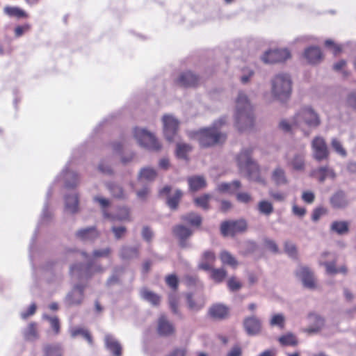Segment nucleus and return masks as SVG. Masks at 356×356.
Returning a JSON list of instances; mask_svg holds the SVG:
<instances>
[{
  "instance_id": "nucleus-8",
  "label": "nucleus",
  "mask_w": 356,
  "mask_h": 356,
  "mask_svg": "<svg viewBox=\"0 0 356 356\" xmlns=\"http://www.w3.org/2000/svg\"><path fill=\"white\" fill-rule=\"evenodd\" d=\"M313 157L315 160L321 161L327 159L330 152L325 139L321 136H316L312 142Z\"/></svg>"
},
{
  "instance_id": "nucleus-55",
  "label": "nucleus",
  "mask_w": 356,
  "mask_h": 356,
  "mask_svg": "<svg viewBox=\"0 0 356 356\" xmlns=\"http://www.w3.org/2000/svg\"><path fill=\"white\" fill-rule=\"evenodd\" d=\"M45 318L50 323L51 327L52 328L55 334H58L60 332V322L59 319L56 316H45Z\"/></svg>"
},
{
  "instance_id": "nucleus-64",
  "label": "nucleus",
  "mask_w": 356,
  "mask_h": 356,
  "mask_svg": "<svg viewBox=\"0 0 356 356\" xmlns=\"http://www.w3.org/2000/svg\"><path fill=\"white\" fill-rule=\"evenodd\" d=\"M348 106L356 110V94L350 93L348 95L346 100Z\"/></svg>"
},
{
  "instance_id": "nucleus-12",
  "label": "nucleus",
  "mask_w": 356,
  "mask_h": 356,
  "mask_svg": "<svg viewBox=\"0 0 356 356\" xmlns=\"http://www.w3.org/2000/svg\"><path fill=\"white\" fill-rule=\"evenodd\" d=\"M243 324L246 333L250 336L257 335L262 330L261 321L256 316L245 318Z\"/></svg>"
},
{
  "instance_id": "nucleus-2",
  "label": "nucleus",
  "mask_w": 356,
  "mask_h": 356,
  "mask_svg": "<svg viewBox=\"0 0 356 356\" xmlns=\"http://www.w3.org/2000/svg\"><path fill=\"white\" fill-rule=\"evenodd\" d=\"M236 127L240 131L251 129L254 122L252 106L247 96L240 92L236 100Z\"/></svg>"
},
{
  "instance_id": "nucleus-32",
  "label": "nucleus",
  "mask_w": 356,
  "mask_h": 356,
  "mask_svg": "<svg viewBox=\"0 0 356 356\" xmlns=\"http://www.w3.org/2000/svg\"><path fill=\"white\" fill-rule=\"evenodd\" d=\"M209 270L210 277L217 284L222 283L225 280L227 275L226 270L222 268H211Z\"/></svg>"
},
{
  "instance_id": "nucleus-61",
  "label": "nucleus",
  "mask_w": 356,
  "mask_h": 356,
  "mask_svg": "<svg viewBox=\"0 0 356 356\" xmlns=\"http://www.w3.org/2000/svg\"><path fill=\"white\" fill-rule=\"evenodd\" d=\"M302 200L307 204H312L315 200V195L309 191H304L302 194Z\"/></svg>"
},
{
  "instance_id": "nucleus-50",
  "label": "nucleus",
  "mask_w": 356,
  "mask_h": 356,
  "mask_svg": "<svg viewBox=\"0 0 356 356\" xmlns=\"http://www.w3.org/2000/svg\"><path fill=\"white\" fill-rule=\"evenodd\" d=\"M270 324L271 326H278L281 329L284 327L285 318L281 314H277L272 316Z\"/></svg>"
},
{
  "instance_id": "nucleus-6",
  "label": "nucleus",
  "mask_w": 356,
  "mask_h": 356,
  "mask_svg": "<svg viewBox=\"0 0 356 356\" xmlns=\"http://www.w3.org/2000/svg\"><path fill=\"white\" fill-rule=\"evenodd\" d=\"M134 135L141 146L154 151L161 149L160 143L152 133L147 130L136 127L134 129Z\"/></svg>"
},
{
  "instance_id": "nucleus-51",
  "label": "nucleus",
  "mask_w": 356,
  "mask_h": 356,
  "mask_svg": "<svg viewBox=\"0 0 356 356\" xmlns=\"http://www.w3.org/2000/svg\"><path fill=\"white\" fill-rule=\"evenodd\" d=\"M331 145L333 149L341 156H346L347 152L343 148L341 143L337 138H332L331 141Z\"/></svg>"
},
{
  "instance_id": "nucleus-22",
  "label": "nucleus",
  "mask_w": 356,
  "mask_h": 356,
  "mask_svg": "<svg viewBox=\"0 0 356 356\" xmlns=\"http://www.w3.org/2000/svg\"><path fill=\"white\" fill-rule=\"evenodd\" d=\"M219 258L224 266H229L232 268H236L238 266L236 258L227 250H222L219 254Z\"/></svg>"
},
{
  "instance_id": "nucleus-45",
  "label": "nucleus",
  "mask_w": 356,
  "mask_h": 356,
  "mask_svg": "<svg viewBox=\"0 0 356 356\" xmlns=\"http://www.w3.org/2000/svg\"><path fill=\"white\" fill-rule=\"evenodd\" d=\"M107 187L114 197L121 199L125 197L122 188L117 184L108 183Z\"/></svg>"
},
{
  "instance_id": "nucleus-28",
  "label": "nucleus",
  "mask_w": 356,
  "mask_h": 356,
  "mask_svg": "<svg viewBox=\"0 0 356 356\" xmlns=\"http://www.w3.org/2000/svg\"><path fill=\"white\" fill-rule=\"evenodd\" d=\"M138 254L139 252L137 248L124 246L120 250V257L123 260H129L137 257Z\"/></svg>"
},
{
  "instance_id": "nucleus-15",
  "label": "nucleus",
  "mask_w": 356,
  "mask_h": 356,
  "mask_svg": "<svg viewBox=\"0 0 356 356\" xmlns=\"http://www.w3.org/2000/svg\"><path fill=\"white\" fill-rule=\"evenodd\" d=\"M331 206L334 209H343L348 204L346 193L342 191H337L330 199Z\"/></svg>"
},
{
  "instance_id": "nucleus-13",
  "label": "nucleus",
  "mask_w": 356,
  "mask_h": 356,
  "mask_svg": "<svg viewBox=\"0 0 356 356\" xmlns=\"http://www.w3.org/2000/svg\"><path fill=\"white\" fill-rule=\"evenodd\" d=\"M297 275L301 278L305 287L308 289H315L316 286V280L313 272L306 266L300 268Z\"/></svg>"
},
{
  "instance_id": "nucleus-59",
  "label": "nucleus",
  "mask_w": 356,
  "mask_h": 356,
  "mask_svg": "<svg viewBox=\"0 0 356 356\" xmlns=\"http://www.w3.org/2000/svg\"><path fill=\"white\" fill-rule=\"evenodd\" d=\"M284 250L290 257H297V249L294 244L290 242H286L284 244Z\"/></svg>"
},
{
  "instance_id": "nucleus-20",
  "label": "nucleus",
  "mask_w": 356,
  "mask_h": 356,
  "mask_svg": "<svg viewBox=\"0 0 356 356\" xmlns=\"http://www.w3.org/2000/svg\"><path fill=\"white\" fill-rule=\"evenodd\" d=\"M104 217L112 221H130V211L127 207H120L115 215L104 211Z\"/></svg>"
},
{
  "instance_id": "nucleus-35",
  "label": "nucleus",
  "mask_w": 356,
  "mask_h": 356,
  "mask_svg": "<svg viewBox=\"0 0 356 356\" xmlns=\"http://www.w3.org/2000/svg\"><path fill=\"white\" fill-rule=\"evenodd\" d=\"M181 220L193 227H200L202 224V217L195 213H189L181 216Z\"/></svg>"
},
{
  "instance_id": "nucleus-10",
  "label": "nucleus",
  "mask_w": 356,
  "mask_h": 356,
  "mask_svg": "<svg viewBox=\"0 0 356 356\" xmlns=\"http://www.w3.org/2000/svg\"><path fill=\"white\" fill-rule=\"evenodd\" d=\"M199 81V76L193 73L192 71L188 70L181 72L175 79V83L180 87L191 88L196 87L198 85Z\"/></svg>"
},
{
  "instance_id": "nucleus-24",
  "label": "nucleus",
  "mask_w": 356,
  "mask_h": 356,
  "mask_svg": "<svg viewBox=\"0 0 356 356\" xmlns=\"http://www.w3.org/2000/svg\"><path fill=\"white\" fill-rule=\"evenodd\" d=\"M272 179L277 186L286 185L288 184V179L284 170L280 167L276 168L272 172Z\"/></svg>"
},
{
  "instance_id": "nucleus-54",
  "label": "nucleus",
  "mask_w": 356,
  "mask_h": 356,
  "mask_svg": "<svg viewBox=\"0 0 356 356\" xmlns=\"http://www.w3.org/2000/svg\"><path fill=\"white\" fill-rule=\"evenodd\" d=\"M111 231L113 233L115 239L119 240L124 237L127 233V228L124 226H113Z\"/></svg>"
},
{
  "instance_id": "nucleus-38",
  "label": "nucleus",
  "mask_w": 356,
  "mask_h": 356,
  "mask_svg": "<svg viewBox=\"0 0 356 356\" xmlns=\"http://www.w3.org/2000/svg\"><path fill=\"white\" fill-rule=\"evenodd\" d=\"M103 271L104 268L100 264L93 262H88L85 270V274L86 276L89 278L91 277L93 275L102 273Z\"/></svg>"
},
{
  "instance_id": "nucleus-5",
  "label": "nucleus",
  "mask_w": 356,
  "mask_h": 356,
  "mask_svg": "<svg viewBox=\"0 0 356 356\" xmlns=\"http://www.w3.org/2000/svg\"><path fill=\"white\" fill-rule=\"evenodd\" d=\"M252 148L243 150L237 156V162L240 169L245 170L250 178L253 179L259 175V168L252 159Z\"/></svg>"
},
{
  "instance_id": "nucleus-26",
  "label": "nucleus",
  "mask_w": 356,
  "mask_h": 356,
  "mask_svg": "<svg viewBox=\"0 0 356 356\" xmlns=\"http://www.w3.org/2000/svg\"><path fill=\"white\" fill-rule=\"evenodd\" d=\"M141 296L144 300L149 302L154 306H158L160 304V296L147 289H144L141 291Z\"/></svg>"
},
{
  "instance_id": "nucleus-53",
  "label": "nucleus",
  "mask_w": 356,
  "mask_h": 356,
  "mask_svg": "<svg viewBox=\"0 0 356 356\" xmlns=\"http://www.w3.org/2000/svg\"><path fill=\"white\" fill-rule=\"evenodd\" d=\"M111 252L112 250L110 248L95 250L92 252V257L94 258H108L110 257Z\"/></svg>"
},
{
  "instance_id": "nucleus-56",
  "label": "nucleus",
  "mask_w": 356,
  "mask_h": 356,
  "mask_svg": "<svg viewBox=\"0 0 356 356\" xmlns=\"http://www.w3.org/2000/svg\"><path fill=\"white\" fill-rule=\"evenodd\" d=\"M327 213V210L323 207H318L314 209L312 215V220L313 221H317L320 219V218L326 214Z\"/></svg>"
},
{
  "instance_id": "nucleus-4",
  "label": "nucleus",
  "mask_w": 356,
  "mask_h": 356,
  "mask_svg": "<svg viewBox=\"0 0 356 356\" xmlns=\"http://www.w3.org/2000/svg\"><path fill=\"white\" fill-rule=\"evenodd\" d=\"M272 92L280 100L288 99L291 92V80L286 74H280L275 76L272 82Z\"/></svg>"
},
{
  "instance_id": "nucleus-43",
  "label": "nucleus",
  "mask_w": 356,
  "mask_h": 356,
  "mask_svg": "<svg viewBox=\"0 0 356 356\" xmlns=\"http://www.w3.org/2000/svg\"><path fill=\"white\" fill-rule=\"evenodd\" d=\"M65 176V187L67 188H74L78 185L79 179L76 173L68 172L66 173Z\"/></svg>"
},
{
  "instance_id": "nucleus-11",
  "label": "nucleus",
  "mask_w": 356,
  "mask_h": 356,
  "mask_svg": "<svg viewBox=\"0 0 356 356\" xmlns=\"http://www.w3.org/2000/svg\"><path fill=\"white\" fill-rule=\"evenodd\" d=\"M163 132L166 139L172 141L179 129V122L171 115H164L163 118Z\"/></svg>"
},
{
  "instance_id": "nucleus-57",
  "label": "nucleus",
  "mask_w": 356,
  "mask_h": 356,
  "mask_svg": "<svg viewBox=\"0 0 356 356\" xmlns=\"http://www.w3.org/2000/svg\"><path fill=\"white\" fill-rule=\"evenodd\" d=\"M31 29V25L29 24H25L24 25L17 26L14 29L15 36L19 38L25 33L28 32Z\"/></svg>"
},
{
  "instance_id": "nucleus-27",
  "label": "nucleus",
  "mask_w": 356,
  "mask_h": 356,
  "mask_svg": "<svg viewBox=\"0 0 356 356\" xmlns=\"http://www.w3.org/2000/svg\"><path fill=\"white\" fill-rule=\"evenodd\" d=\"M183 196V193L181 190H176L175 193L168 197L166 204L172 209L176 210L178 208L179 204Z\"/></svg>"
},
{
  "instance_id": "nucleus-30",
  "label": "nucleus",
  "mask_w": 356,
  "mask_h": 356,
  "mask_svg": "<svg viewBox=\"0 0 356 356\" xmlns=\"http://www.w3.org/2000/svg\"><path fill=\"white\" fill-rule=\"evenodd\" d=\"M278 341L283 346H296L298 343L297 337L291 332L280 336Z\"/></svg>"
},
{
  "instance_id": "nucleus-42",
  "label": "nucleus",
  "mask_w": 356,
  "mask_h": 356,
  "mask_svg": "<svg viewBox=\"0 0 356 356\" xmlns=\"http://www.w3.org/2000/svg\"><path fill=\"white\" fill-rule=\"evenodd\" d=\"M211 196L209 194H204L194 199V203L197 207H201L204 210L209 209V200Z\"/></svg>"
},
{
  "instance_id": "nucleus-39",
  "label": "nucleus",
  "mask_w": 356,
  "mask_h": 356,
  "mask_svg": "<svg viewBox=\"0 0 356 356\" xmlns=\"http://www.w3.org/2000/svg\"><path fill=\"white\" fill-rule=\"evenodd\" d=\"M71 335L76 337L78 335H81L90 344H92V337L88 330L82 327H74L71 330Z\"/></svg>"
},
{
  "instance_id": "nucleus-23",
  "label": "nucleus",
  "mask_w": 356,
  "mask_h": 356,
  "mask_svg": "<svg viewBox=\"0 0 356 356\" xmlns=\"http://www.w3.org/2000/svg\"><path fill=\"white\" fill-rule=\"evenodd\" d=\"M188 182L191 191L195 192L206 187L207 182L202 176H193L188 177Z\"/></svg>"
},
{
  "instance_id": "nucleus-29",
  "label": "nucleus",
  "mask_w": 356,
  "mask_h": 356,
  "mask_svg": "<svg viewBox=\"0 0 356 356\" xmlns=\"http://www.w3.org/2000/svg\"><path fill=\"white\" fill-rule=\"evenodd\" d=\"M65 208L72 213L79 211V197L76 194L65 197Z\"/></svg>"
},
{
  "instance_id": "nucleus-9",
  "label": "nucleus",
  "mask_w": 356,
  "mask_h": 356,
  "mask_svg": "<svg viewBox=\"0 0 356 356\" xmlns=\"http://www.w3.org/2000/svg\"><path fill=\"white\" fill-rule=\"evenodd\" d=\"M291 58V54L287 49H276L265 52L262 60L265 63H276L284 62Z\"/></svg>"
},
{
  "instance_id": "nucleus-3",
  "label": "nucleus",
  "mask_w": 356,
  "mask_h": 356,
  "mask_svg": "<svg viewBox=\"0 0 356 356\" xmlns=\"http://www.w3.org/2000/svg\"><path fill=\"white\" fill-rule=\"evenodd\" d=\"M302 124L310 127H316L321 124V120L312 108L304 107L294 116L292 127H300ZM280 127L288 132L291 130V125L286 121L282 120L280 123Z\"/></svg>"
},
{
  "instance_id": "nucleus-31",
  "label": "nucleus",
  "mask_w": 356,
  "mask_h": 356,
  "mask_svg": "<svg viewBox=\"0 0 356 356\" xmlns=\"http://www.w3.org/2000/svg\"><path fill=\"white\" fill-rule=\"evenodd\" d=\"M332 231L339 235L347 234L349 232V225L346 221H334L330 226Z\"/></svg>"
},
{
  "instance_id": "nucleus-48",
  "label": "nucleus",
  "mask_w": 356,
  "mask_h": 356,
  "mask_svg": "<svg viewBox=\"0 0 356 356\" xmlns=\"http://www.w3.org/2000/svg\"><path fill=\"white\" fill-rule=\"evenodd\" d=\"M157 173L156 170L151 168H144L141 169L139 177L141 179L152 181L156 177Z\"/></svg>"
},
{
  "instance_id": "nucleus-34",
  "label": "nucleus",
  "mask_w": 356,
  "mask_h": 356,
  "mask_svg": "<svg viewBox=\"0 0 356 356\" xmlns=\"http://www.w3.org/2000/svg\"><path fill=\"white\" fill-rule=\"evenodd\" d=\"M173 233L180 240L184 241L191 236L192 231L189 228L179 225L173 228Z\"/></svg>"
},
{
  "instance_id": "nucleus-49",
  "label": "nucleus",
  "mask_w": 356,
  "mask_h": 356,
  "mask_svg": "<svg viewBox=\"0 0 356 356\" xmlns=\"http://www.w3.org/2000/svg\"><path fill=\"white\" fill-rule=\"evenodd\" d=\"M227 285L229 291L233 292L240 290L242 287L241 282L234 276L228 279L227 281Z\"/></svg>"
},
{
  "instance_id": "nucleus-17",
  "label": "nucleus",
  "mask_w": 356,
  "mask_h": 356,
  "mask_svg": "<svg viewBox=\"0 0 356 356\" xmlns=\"http://www.w3.org/2000/svg\"><path fill=\"white\" fill-rule=\"evenodd\" d=\"M216 259L214 252L211 250H207L203 252L202 256V261L199 264V268L208 271L211 269Z\"/></svg>"
},
{
  "instance_id": "nucleus-1",
  "label": "nucleus",
  "mask_w": 356,
  "mask_h": 356,
  "mask_svg": "<svg viewBox=\"0 0 356 356\" xmlns=\"http://www.w3.org/2000/svg\"><path fill=\"white\" fill-rule=\"evenodd\" d=\"M225 123L220 119L212 126L199 129L192 134V137L197 140L201 147L206 148L222 144L227 139V134L220 130Z\"/></svg>"
},
{
  "instance_id": "nucleus-63",
  "label": "nucleus",
  "mask_w": 356,
  "mask_h": 356,
  "mask_svg": "<svg viewBox=\"0 0 356 356\" xmlns=\"http://www.w3.org/2000/svg\"><path fill=\"white\" fill-rule=\"evenodd\" d=\"M169 304L172 312L178 314V299L175 295L169 297Z\"/></svg>"
},
{
  "instance_id": "nucleus-16",
  "label": "nucleus",
  "mask_w": 356,
  "mask_h": 356,
  "mask_svg": "<svg viewBox=\"0 0 356 356\" xmlns=\"http://www.w3.org/2000/svg\"><path fill=\"white\" fill-rule=\"evenodd\" d=\"M229 309L222 304L213 305L209 310V314L211 317L216 319H224L229 315Z\"/></svg>"
},
{
  "instance_id": "nucleus-62",
  "label": "nucleus",
  "mask_w": 356,
  "mask_h": 356,
  "mask_svg": "<svg viewBox=\"0 0 356 356\" xmlns=\"http://www.w3.org/2000/svg\"><path fill=\"white\" fill-rule=\"evenodd\" d=\"M321 265H323L326 268V271L329 274L338 273V269L336 268V261L333 262H324L321 263Z\"/></svg>"
},
{
  "instance_id": "nucleus-14",
  "label": "nucleus",
  "mask_w": 356,
  "mask_h": 356,
  "mask_svg": "<svg viewBox=\"0 0 356 356\" xmlns=\"http://www.w3.org/2000/svg\"><path fill=\"white\" fill-rule=\"evenodd\" d=\"M174 325L168 321L165 316H161L158 319L157 332L160 336L167 337L175 333Z\"/></svg>"
},
{
  "instance_id": "nucleus-46",
  "label": "nucleus",
  "mask_w": 356,
  "mask_h": 356,
  "mask_svg": "<svg viewBox=\"0 0 356 356\" xmlns=\"http://www.w3.org/2000/svg\"><path fill=\"white\" fill-rule=\"evenodd\" d=\"M187 302L190 309L197 311L203 307L204 301L203 299L195 300L191 294L187 295Z\"/></svg>"
},
{
  "instance_id": "nucleus-7",
  "label": "nucleus",
  "mask_w": 356,
  "mask_h": 356,
  "mask_svg": "<svg viewBox=\"0 0 356 356\" xmlns=\"http://www.w3.org/2000/svg\"><path fill=\"white\" fill-rule=\"evenodd\" d=\"M248 227L245 220H225L220 224V233L224 237L234 236L238 233L246 231Z\"/></svg>"
},
{
  "instance_id": "nucleus-19",
  "label": "nucleus",
  "mask_w": 356,
  "mask_h": 356,
  "mask_svg": "<svg viewBox=\"0 0 356 356\" xmlns=\"http://www.w3.org/2000/svg\"><path fill=\"white\" fill-rule=\"evenodd\" d=\"M99 234L95 227H90L78 230L76 236L82 241H94Z\"/></svg>"
},
{
  "instance_id": "nucleus-44",
  "label": "nucleus",
  "mask_w": 356,
  "mask_h": 356,
  "mask_svg": "<svg viewBox=\"0 0 356 356\" xmlns=\"http://www.w3.org/2000/svg\"><path fill=\"white\" fill-rule=\"evenodd\" d=\"M45 356H62V349L59 344L47 345L44 348Z\"/></svg>"
},
{
  "instance_id": "nucleus-33",
  "label": "nucleus",
  "mask_w": 356,
  "mask_h": 356,
  "mask_svg": "<svg viewBox=\"0 0 356 356\" xmlns=\"http://www.w3.org/2000/svg\"><path fill=\"white\" fill-rule=\"evenodd\" d=\"M25 339L29 341L35 340L38 338L37 324L34 322L30 323L24 331Z\"/></svg>"
},
{
  "instance_id": "nucleus-21",
  "label": "nucleus",
  "mask_w": 356,
  "mask_h": 356,
  "mask_svg": "<svg viewBox=\"0 0 356 356\" xmlns=\"http://www.w3.org/2000/svg\"><path fill=\"white\" fill-rule=\"evenodd\" d=\"M105 345L114 356H122V346L112 336L108 334L104 339Z\"/></svg>"
},
{
  "instance_id": "nucleus-18",
  "label": "nucleus",
  "mask_w": 356,
  "mask_h": 356,
  "mask_svg": "<svg viewBox=\"0 0 356 356\" xmlns=\"http://www.w3.org/2000/svg\"><path fill=\"white\" fill-rule=\"evenodd\" d=\"M305 57L311 64L320 63L323 58V55L319 47H310L305 51Z\"/></svg>"
},
{
  "instance_id": "nucleus-60",
  "label": "nucleus",
  "mask_w": 356,
  "mask_h": 356,
  "mask_svg": "<svg viewBox=\"0 0 356 356\" xmlns=\"http://www.w3.org/2000/svg\"><path fill=\"white\" fill-rule=\"evenodd\" d=\"M236 200L242 203L248 204L252 200L250 194L245 192H241L236 194Z\"/></svg>"
},
{
  "instance_id": "nucleus-47",
  "label": "nucleus",
  "mask_w": 356,
  "mask_h": 356,
  "mask_svg": "<svg viewBox=\"0 0 356 356\" xmlns=\"http://www.w3.org/2000/svg\"><path fill=\"white\" fill-rule=\"evenodd\" d=\"M241 187L239 181H234L232 183H222L218 186V189L220 192H230L232 190L238 189Z\"/></svg>"
},
{
  "instance_id": "nucleus-36",
  "label": "nucleus",
  "mask_w": 356,
  "mask_h": 356,
  "mask_svg": "<svg viewBox=\"0 0 356 356\" xmlns=\"http://www.w3.org/2000/svg\"><path fill=\"white\" fill-rule=\"evenodd\" d=\"M6 15L10 17H16L17 18H27L29 15L22 9L18 7L6 6L4 8Z\"/></svg>"
},
{
  "instance_id": "nucleus-25",
  "label": "nucleus",
  "mask_w": 356,
  "mask_h": 356,
  "mask_svg": "<svg viewBox=\"0 0 356 356\" xmlns=\"http://www.w3.org/2000/svg\"><path fill=\"white\" fill-rule=\"evenodd\" d=\"M313 173L317 177L320 182H323L327 177H331L332 179L335 177L333 170L328 168V166L321 167L314 170Z\"/></svg>"
},
{
  "instance_id": "nucleus-58",
  "label": "nucleus",
  "mask_w": 356,
  "mask_h": 356,
  "mask_svg": "<svg viewBox=\"0 0 356 356\" xmlns=\"http://www.w3.org/2000/svg\"><path fill=\"white\" fill-rule=\"evenodd\" d=\"M325 46L330 48L335 56L341 51V47L335 44L332 40H326L325 41Z\"/></svg>"
},
{
  "instance_id": "nucleus-52",
  "label": "nucleus",
  "mask_w": 356,
  "mask_h": 356,
  "mask_svg": "<svg viewBox=\"0 0 356 356\" xmlns=\"http://www.w3.org/2000/svg\"><path fill=\"white\" fill-rule=\"evenodd\" d=\"M165 282L173 291H177L179 286V281L177 277L174 275H169L165 277Z\"/></svg>"
},
{
  "instance_id": "nucleus-41",
  "label": "nucleus",
  "mask_w": 356,
  "mask_h": 356,
  "mask_svg": "<svg viewBox=\"0 0 356 356\" xmlns=\"http://www.w3.org/2000/svg\"><path fill=\"white\" fill-rule=\"evenodd\" d=\"M258 210L260 213L269 216L273 212V206L267 200H261L258 203Z\"/></svg>"
},
{
  "instance_id": "nucleus-37",
  "label": "nucleus",
  "mask_w": 356,
  "mask_h": 356,
  "mask_svg": "<svg viewBox=\"0 0 356 356\" xmlns=\"http://www.w3.org/2000/svg\"><path fill=\"white\" fill-rule=\"evenodd\" d=\"M192 150V147L186 143L177 145L176 155L178 158L188 160V154Z\"/></svg>"
},
{
  "instance_id": "nucleus-40",
  "label": "nucleus",
  "mask_w": 356,
  "mask_h": 356,
  "mask_svg": "<svg viewBox=\"0 0 356 356\" xmlns=\"http://www.w3.org/2000/svg\"><path fill=\"white\" fill-rule=\"evenodd\" d=\"M291 165L296 170H303L305 166L304 154H296L291 161Z\"/></svg>"
}]
</instances>
